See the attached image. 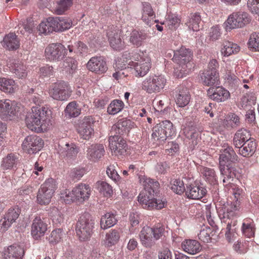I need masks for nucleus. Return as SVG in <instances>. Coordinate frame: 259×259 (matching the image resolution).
I'll use <instances>...</instances> for the list:
<instances>
[{
  "label": "nucleus",
  "instance_id": "nucleus-1",
  "mask_svg": "<svg viewBox=\"0 0 259 259\" xmlns=\"http://www.w3.org/2000/svg\"><path fill=\"white\" fill-rule=\"evenodd\" d=\"M219 158V167L221 174L224 176L223 184L227 186L231 183L233 178L237 177L238 172L234 163L237 161L238 156L233 148L225 143Z\"/></svg>",
  "mask_w": 259,
  "mask_h": 259
},
{
  "label": "nucleus",
  "instance_id": "nucleus-2",
  "mask_svg": "<svg viewBox=\"0 0 259 259\" xmlns=\"http://www.w3.org/2000/svg\"><path fill=\"white\" fill-rule=\"evenodd\" d=\"M234 194L235 198L237 199L234 202H227L218 209L220 217L226 219L224 221L227 223L225 235L229 242L235 237L237 229L236 226L237 224L236 211L239 209L240 205V202L238 201L239 194L237 193Z\"/></svg>",
  "mask_w": 259,
  "mask_h": 259
},
{
  "label": "nucleus",
  "instance_id": "nucleus-3",
  "mask_svg": "<svg viewBox=\"0 0 259 259\" xmlns=\"http://www.w3.org/2000/svg\"><path fill=\"white\" fill-rule=\"evenodd\" d=\"M192 54L189 49L181 48L175 52L172 60L182 68L181 69L177 68V71L175 72L177 77L182 78L189 72L192 67Z\"/></svg>",
  "mask_w": 259,
  "mask_h": 259
},
{
  "label": "nucleus",
  "instance_id": "nucleus-4",
  "mask_svg": "<svg viewBox=\"0 0 259 259\" xmlns=\"http://www.w3.org/2000/svg\"><path fill=\"white\" fill-rule=\"evenodd\" d=\"M94 224V220L89 213L80 217L76 226V232L80 241H85L91 237Z\"/></svg>",
  "mask_w": 259,
  "mask_h": 259
},
{
  "label": "nucleus",
  "instance_id": "nucleus-5",
  "mask_svg": "<svg viewBox=\"0 0 259 259\" xmlns=\"http://www.w3.org/2000/svg\"><path fill=\"white\" fill-rule=\"evenodd\" d=\"M156 194L154 191H142L138 196V201L144 209H161L164 207L166 201L165 199H160L155 198Z\"/></svg>",
  "mask_w": 259,
  "mask_h": 259
},
{
  "label": "nucleus",
  "instance_id": "nucleus-6",
  "mask_svg": "<svg viewBox=\"0 0 259 259\" xmlns=\"http://www.w3.org/2000/svg\"><path fill=\"white\" fill-rule=\"evenodd\" d=\"M56 188V182L52 178L48 179L39 189L37 196V202L40 205H47L50 201Z\"/></svg>",
  "mask_w": 259,
  "mask_h": 259
},
{
  "label": "nucleus",
  "instance_id": "nucleus-7",
  "mask_svg": "<svg viewBox=\"0 0 259 259\" xmlns=\"http://www.w3.org/2000/svg\"><path fill=\"white\" fill-rule=\"evenodd\" d=\"M166 79L162 75H152L148 76L142 82V88L149 94L159 92L165 84Z\"/></svg>",
  "mask_w": 259,
  "mask_h": 259
},
{
  "label": "nucleus",
  "instance_id": "nucleus-8",
  "mask_svg": "<svg viewBox=\"0 0 259 259\" xmlns=\"http://www.w3.org/2000/svg\"><path fill=\"white\" fill-rule=\"evenodd\" d=\"M133 59L137 62H132L135 71V75L138 77L145 76L151 67V58L148 54L142 53V55L135 54Z\"/></svg>",
  "mask_w": 259,
  "mask_h": 259
},
{
  "label": "nucleus",
  "instance_id": "nucleus-9",
  "mask_svg": "<svg viewBox=\"0 0 259 259\" xmlns=\"http://www.w3.org/2000/svg\"><path fill=\"white\" fill-rule=\"evenodd\" d=\"M172 123L165 120L155 126L153 128L152 137L155 141L163 142L175 134Z\"/></svg>",
  "mask_w": 259,
  "mask_h": 259
},
{
  "label": "nucleus",
  "instance_id": "nucleus-10",
  "mask_svg": "<svg viewBox=\"0 0 259 259\" xmlns=\"http://www.w3.org/2000/svg\"><path fill=\"white\" fill-rule=\"evenodd\" d=\"M250 21L248 14L245 12L233 13L225 23V29L228 31L236 28H241Z\"/></svg>",
  "mask_w": 259,
  "mask_h": 259
},
{
  "label": "nucleus",
  "instance_id": "nucleus-11",
  "mask_svg": "<svg viewBox=\"0 0 259 259\" xmlns=\"http://www.w3.org/2000/svg\"><path fill=\"white\" fill-rule=\"evenodd\" d=\"M49 93L51 97L58 101L66 100L70 96L68 83L64 81L52 84L49 88Z\"/></svg>",
  "mask_w": 259,
  "mask_h": 259
},
{
  "label": "nucleus",
  "instance_id": "nucleus-12",
  "mask_svg": "<svg viewBox=\"0 0 259 259\" xmlns=\"http://www.w3.org/2000/svg\"><path fill=\"white\" fill-rule=\"evenodd\" d=\"M19 112V107L15 102L8 99L0 100V117L6 120H11Z\"/></svg>",
  "mask_w": 259,
  "mask_h": 259
},
{
  "label": "nucleus",
  "instance_id": "nucleus-13",
  "mask_svg": "<svg viewBox=\"0 0 259 259\" xmlns=\"http://www.w3.org/2000/svg\"><path fill=\"white\" fill-rule=\"evenodd\" d=\"M108 141L112 155L117 156L124 155L126 151L127 144L121 136L111 135Z\"/></svg>",
  "mask_w": 259,
  "mask_h": 259
},
{
  "label": "nucleus",
  "instance_id": "nucleus-14",
  "mask_svg": "<svg viewBox=\"0 0 259 259\" xmlns=\"http://www.w3.org/2000/svg\"><path fill=\"white\" fill-rule=\"evenodd\" d=\"M95 120L92 116H85L80 122L78 133L81 138L88 140L94 134V124Z\"/></svg>",
  "mask_w": 259,
  "mask_h": 259
},
{
  "label": "nucleus",
  "instance_id": "nucleus-15",
  "mask_svg": "<svg viewBox=\"0 0 259 259\" xmlns=\"http://www.w3.org/2000/svg\"><path fill=\"white\" fill-rule=\"evenodd\" d=\"M43 143L41 138L35 135H31L25 138L22 147L29 154L35 153L40 150Z\"/></svg>",
  "mask_w": 259,
  "mask_h": 259
},
{
  "label": "nucleus",
  "instance_id": "nucleus-16",
  "mask_svg": "<svg viewBox=\"0 0 259 259\" xmlns=\"http://www.w3.org/2000/svg\"><path fill=\"white\" fill-rule=\"evenodd\" d=\"M66 50L61 44H52L45 49V56L50 61L61 60L65 56Z\"/></svg>",
  "mask_w": 259,
  "mask_h": 259
},
{
  "label": "nucleus",
  "instance_id": "nucleus-17",
  "mask_svg": "<svg viewBox=\"0 0 259 259\" xmlns=\"http://www.w3.org/2000/svg\"><path fill=\"white\" fill-rule=\"evenodd\" d=\"M87 67L89 70L98 74L105 73L108 69L106 61L101 57L91 58Z\"/></svg>",
  "mask_w": 259,
  "mask_h": 259
},
{
  "label": "nucleus",
  "instance_id": "nucleus-18",
  "mask_svg": "<svg viewBox=\"0 0 259 259\" xmlns=\"http://www.w3.org/2000/svg\"><path fill=\"white\" fill-rule=\"evenodd\" d=\"M108 40L111 47L117 51H120L124 49V42L121 38L120 30L116 29L109 30L107 32Z\"/></svg>",
  "mask_w": 259,
  "mask_h": 259
},
{
  "label": "nucleus",
  "instance_id": "nucleus-19",
  "mask_svg": "<svg viewBox=\"0 0 259 259\" xmlns=\"http://www.w3.org/2000/svg\"><path fill=\"white\" fill-rule=\"evenodd\" d=\"M47 230V224L39 217H36L31 225V234L35 239L43 236Z\"/></svg>",
  "mask_w": 259,
  "mask_h": 259
},
{
  "label": "nucleus",
  "instance_id": "nucleus-20",
  "mask_svg": "<svg viewBox=\"0 0 259 259\" xmlns=\"http://www.w3.org/2000/svg\"><path fill=\"white\" fill-rule=\"evenodd\" d=\"M207 93L209 98L218 102H224L230 97L229 91L222 87L210 88Z\"/></svg>",
  "mask_w": 259,
  "mask_h": 259
},
{
  "label": "nucleus",
  "instance_id": "nucleus-21",
  "mask_svg": "<svg viewBox=\"0 0 259 259\" xmlns=\"http://www.w3.org/2000/svg\"><path fill=\"white\" fill-rule=\"evenodd\" d=\"M104 147L102 144H96L90 146L87 150V157L92 162H98L104 155Z\"/></svg>",
  "mask_w": 259,
  "mask_h": 259
},
{
  "label": "nucleus",
  "instance_id": "nucleus-22",
  "mask_svg": "<svg viewBox=\"0 0 259 259\" xmlns=\"http://www.w3.org/2000/svg\"><path fill=\"white\" fill-rule=\"evenodd\" d=\"M79 152V148L74 143H66L59 147L58 153L60 156L67 159L76 157Z\"/></svg>",
  "mask_w": 259,
  "mask_h": 259
},
{
  "label": "nucleus",
  "instance_id": "nucleus-23",
  "mask_svg": "<svg viewBox=\"0 0 259 259\" xmlns=\"http://www.w3.org/2000/svg\"><path fill=\"white\" fill-rule=\"evenodd\" d=\"M24 254L23 247L19 244H14L5 250L4 259H22Z\"/></svg>",
  "mask_w": 259,
  "mask_h": 259
},
{
  "label": "nucleus",
  "instance_id": "nucleus-24",
  "mask_svg": "<svg viewBox=\"0 0 259 259\" xmlns=\"http://www.w3.org/2000/svg\"><path fill=\"white\" fill-rule=\"evenodd\" d=\"M34 116L40 119L42 125V130H46L50 124V110L47 107H42L41 108L33 107L31 109Z\"/></svg>",
  "mask_w": 259,
  "mask_h": 259
},
{
  "label": "nucleus",
  "instance_id": "nucleus-25",
  "mask_svg": "<svg viewBox=\"0 0 259 259\" xmlns=\"http://www.w3.org/2000/svg\"><path fill=\"white\" fill-rule=\"evenodd\" d=\"M153 232L151 227H144L139 234L141 244L145 247L151 248L155 244Z\"/></svg>",
  "mask_w": 259,
  "mask_h": 259
},
{
  "label": "nucleus",
  "instance_id": "nucleus-26",
  "mask_svg": "<svg viewBox=\"0 0 259 259\" xmlns=\"http://www.w3.org/2000/svg\"><path fill=\"white\" fill-rule=\"evenodd\" d=\"M131 121L125 119H121L114 124L110 131L111 135H123L126 133L131 128Z\"/></svg>",
  "mask_w": 259,
  "mask_h": 259
},
{
  "label": "nucleus",
  "instance_id": "nucleus-27",
  "mask_svg": "<svg viewBox=\"0 0 259 259\" xmlns=\"http://www.w3.org/2000/svg\"><path fill=\"white\" fill-rule=\"evenodd\" d=\"M183 250L190 254H195L202 249L200 243L192 239H185L181 243Z\"/></svg>",
  "mask_w": 259,
  "mask_h": 259
},
{
  "label": "nucleus",
  "instance_id": "nucleus-28",
  "mask_svg": "<svg viewBox=\"0 0 259 259\" xmlns=\"http://www.w3.org/2000/svg\"><path fill=\"white\" fill-rule=\"evenodd\" d=\"M73 189L76 201L82 202L89 199L91 192L89 185L79 184Z\"/></svg>",
  "mask_w": 259,
  "mask_h": 259
},
{
  "label": "nucleus",
  "instance_id": "nucleus-29",
  "mask_svg": "<svg viewBox=\"0 0 259 259\" xmlns=\"http://www.w3.org/2000/svg\"><path fill=\"white\" fill-rule=\"evenodd\" d=\"M206 194V190L202 187L190 185L187 187L186 195L192 199H199Z\"/></svg>",
  "mask_w": 259,
  "mask_h": 259
},
{
  "label": "nucleus",
  "instance_id": "nucleus-30",
  "mask_svg": "<svg viewBox=\"0 0 259 259\" xmlns=\"http://www.w3.org/2000/svg\"><path fill=\"white\" fill-rule=\"evenodd\" d=\"M139 179L140 184L144 187L143 191L151 193L154 191V194H156L159 187V184L157 181L145 176H140Z\"/></svg>",
  "mask_w": 259,
  "mask_h": 259
},
{
  "label": "nucleus",
  "instance_id": "nucleus-31",
  "mask_svg": "<svg viewBox=\"0 0 259 259\" xmlns=\"http://www.w3.org/2000/svg\"><path fill=\"white\" fill-rule=\"evenodd\" d=\"M239 117L235 113L228 114L222 121V126L228 130L236 128L240 125Z\"/></svg>",
  "mask_w": 259,
  "mask_h": 259
},
{
  "label": "nucleus",
  "instance_id": "nucleus-32",
  "mask_svg": "<svg viewBox=\"0 0 259 259\" xmlns=\"http://www.w3.org/2000/svg\"><path fill=\"white\" fill-rule=\"evenodd\" d=\"M250 140L249 132L246 129L241 128L238 130L235 134L233 143L235 147H241L242 144Z\"/></svg>",
  "mask_w": 259,
  "mask_h": 259
},
{
  "label": "nucleus",
  "instance_id": "nucleus-33",
  "mask_svg": "<svg viewBox=\"0 0 259 259\" xmlns=\"http://www.w3.org/2000/svg\"><path fill=\"white\" fill-rule=\"evenodd\" d=\"M147 37V34L145 31L134 29L130 34L129 41L133 45L139 47L142 46Z\"/></svg>",
  "mask_w": 259,
  "mask_h": 259
},
{
  "label": "nucleus",
  "instance_id": "nucleus-34",
  "mask_svg": "<svg viewBox=\"0 0 259 259\" xmlns=\"http://www.w3.org/2000/svg\"><path fill=\"white\" fill-rule=\"evenodd\" d=\"M202 83L206 86H211L217 83L219 79V73L217 71H205L201 75Z\"/></svg>",
  "mask_w": 259,
  "mask_h": 259
},
{
  "label": "nucleus",
  "instance_id": "nucleus-35",
  "mask_svg": "<svg viewBox=\"0 0 259 259\" xmlns=\"http://www.w3.org/2000/svg\"><path fill=\"white\" fill-rule=\"evenodd\" d=\"M25 121L27 127L31 131H36L37 129L39 131L44 130H42L43 124L40 123V119L34 116L32 111L27 114Z\"/></svg>",
  "mask_w": 259,
  "mask_h": 259
},
{
  "label": "nucleus",
  "instance_id": "nucleus-36",
  "mask_svg": "<svg viewBox=\"0 0 259 259\" xmlns=\"http://www.w3.org/2000/svg\"><path fill=\"white\" fill-rule=\"evenodd\" d=\"M142 20L147 25H150L151 21L154 18V13L150 4L142 3Z\"/></svg>",
  "mask_w": 259,
  "mask_h": 259
},
{
  "label": "nucleus",
  "instance_id": "nucleus-37",
  "mask_svg": "<svg viewBox=\"0 0 259 259\" xmlns=\"http://www.w3.org/2000/svg\"><path fill=\"white\" fill-rule=\"evenodd\" d=\"M236 148L239 149V152L240 155L243 157H249L254 152L256 149V144L254 141L250 140L242 144L241 147Z\"/></svg>",
  "mask_w": 259,
  "mask_h": 259
},
{
  "label": "nucleus",
  "instance_id": "nucleus-38",
  "mask_svg": "<svg viewBox=\"0 0 259 259\" xmlns=\"http://www.w3.org/2000/svg\"><path fill=\"white\" fill-rule=\"evenodd\" d=\"M190 101V94L188 90L183 88L179 91L176 99V104L180 107L187 106Z\"/></svg>",
  "mask_w": 259,
  "mask_h": 259
},
{
  "label": "nucleus",
  "instance_id": "nucleus-39",
  "mask_svg": "<svg viewBox=\"0 0 259 259\" xmlns=\"http://www.w3.org/2000/svg\"><path fill=\"white\" fill-rule=\"evenodd\" d=\"M117 219L113 213L107 212L103 215L101 219V228L104 230L110 228L116 224Z\"/></svg>",
  "mask_w": 259,
  "mask_h": 259
},
{
  "label": "nucleus",
  "instance_id": "nucleus-40",
  "mask_svg": "<svg viewBox=\"0 0 259 259\" xmlns=\"http://www.w3.org/2000/svg\"><path fill=\"white\" fill-rule=\"evenodd\" d=\"M201 21V18L200 14L198 13H195L190 14L188 21L186 24L190 29L197 31L199 30Z\"/></svg>",
  "mask_w": 259,
  "mask_h": 259
},
{
  "label": "nucleus",
  "instance_id": "nucleus-41",
  "mask_svg": "<svg viewBox=\"0 0 259 259\" xmlns=\"http://www.w3.org/2000/svg\"><path fill=\"white\" fill-rule=\"evenodd\" d=\"M222 45L223 48L221 49V53L224 56H229L240 50V48L237 44L229 41H224Z\"/></svg>",
  "mask_w": 259,
  "mask_h": 259
},
{
  "label": "nucleus",
  "instance_id": "nucleus-42",
  "mask_svg": "<svg viewBox=\"0 0 259 259\" xmlns=\"http://www.w3.org/2000/svg\"><path fill=\"white\" fill-rule=\"evenodd\" d=\"M18 161V157L16 155L13 153L9 154L3 158L1 167L4 170L12 169L16 166Z\"/></svg>",
  "mask_w": 259,
  "mask_h": 259
},
{
  "label": "nucleus",
  "instance_id": "nucleus-43",
  "mask_svg": "<svg viewBox=\"0 0 259 259\" xmlns=\"http://www.w3.org/2000/svg\"><path fill=\"white\" fill-rule=\"evenodd\" d=\"M119 239V232L115 229L111 230L106 234L104 244L108 247H111L117 243Z\"/></svg>",
  "mask_w": 259,
  "mask_h": 259
},
{
  "label": "nucleus",
  "instance_id": "nucleus-44",
  "mask_svg": "<svg viewBox=\"0 0 259 259\" xmlns=\"http://www.w3.org/2000/svg\"><path fill=\"white\" fill-rule=\"evenodd\" d=\"M4 42L10 50H16L19 47V41L14 33H9L4 39Z\"/></svg>",
  "mask_w": 259,
  "mask_h": 259
},
{
  "label": "nucleus",
  "instance_id": "nucleus-45",
  "mask_svg": "<svg viewBox=\"0 0 259 259\" xmlns=\"http://www.w3.org/2000/svg\"><path fill=\"white\" fill-rule=\"evenodd\" d=\"M15 88V81L6 78H0V90L7 93H12Z\"/></svg>",
  "mask_w": 259,
  "mask_h": 259
},
{
  "label": "nucleus",
  "instance_id": "nucleus-46",
  "mask_svg": "<svg viewBox=\"0 0 259 259\" xmlns=\"http://www.w3.org/2000/svg\"><path fill=\"white\" fill-rule=\"evenodd\" d=\"M200 171L203 177L210 184H214L217 181V176L213 169L206 167L201 166L200 168Z\"/></svg>",
  "mask_w": 259,
  "mask_h": 259
},
{
  "label": "nucleus",
  "instance_id": "nucleus-47",
  "mask_svg": "<svg viewBox=\"0 0 259 259\" xmlns=\"http://www.w3.org/2000/svg\"><path fill=\"white\" fill-rule=\"evenodd\" d=\"M123 102L120 100H113L107 108V112L109 114L115 115L121 111L124 108Z\"/></svg>",
  "mask_w": 259,
  "mask_h": 259
},
{
  "label": "nucleus",
  "instance_id": "nucleus-48",
  "mask_svg": "<svg viewBox=\"0 0 259 259\" xmlns=\"http://www.w3.org/2000/svg\"><path fill=\"white\" fill-rule=\"evenodd\" d=\"M65 113L70 117L78 116L80 113V109L77 107L75 101L69 103L66 106Z\"/></svg>",
  "mask_w": 259,
  "mask_h": 259
},
{
  "label": "nucleus",
  "instance_id": "nucleus-49",
  "mask_svg": "<svg viewBox=\"0 0 259 259\" xmlns=\"http://www.w3.org/2000/svg\"><path fill=\"white\" fill-rule=\"evenodd\" d=\"M71 5V0H60L57 2L55 12L57 15H62L69 9Z\"/></svg>",
  "mask_w": 259,
  "mask_h": 259
},
{
  "label": "nucleus",
  "instance_id": "nucleus-50",
  "mask_svg": "<svg viewBox=\"0 0 259 259\" xmlns=\"http://www.w3.org/2000/svg\"><path fill=\"white\" fill-rule=\"evenodd\" d=\"M50 216L54 223L56 225L60 224L63 222L64 217L61 211L57 207H53L50 212Z\"/></svg>",
  "mask_w": 259,
  "mask_h": 259
},
{
  "label": "nucleus",
  "instance_id": "nucleus-51",
  "mask_svg": "<svg viewBox=\"0 0 259 259\" xmlns=\"http://www.w3.org/2000/svg\"><path fill=\"white\" fill-rule=\"evenodd\" d=\"M12 72L18 78H24L27 75L26 67L21 63H15L12 67Z\"/></svg>",
  "mask_w": 259,
  "mask_h": 259
},
{
  "label": "nucleus",
  "instance_id": "nucleus-52",
  "mask_svg": "<svg viewBox=\"0 0 259 259\" xmlns=\"http://www.w3.org/2000/svg\"><path fill=\"white\" fill-rule=\"evenodd\" d=\"M171 189L178 194H181L184 191L186 192V190L184 186V182L180 179H176L171 184Z\"/></svg>",
  "mask_w": 259,
  "mask_h": 259
},
{
  "label": "nucleus",
  "instance_id": "nucleus-53",
  "mask_svg": "<svg viewBox=\"0 0 259 259\" xmlns=\"http://www.w3.org/2000/svg\"><path fill=\"white\" fill-rule=\"evenodd\" d=\"M117 166V165L116 163L110 164L108 166L106 170L108 176L115 182H117L120 179V176L116 169Z\"/></svg>",
  "mask_w": 259,
  "mask_h": 259
},
{
  "label": "nucleus",
  "instance_id": "nucleus-54",
  "mask_svg": "<svg viewBox=\"0 0 259 259\" xmlns=\"http://www.w3.org/2000/svg\"><path fill=\"white\" fill-rule=\"evenodd\" d=\"M65 234L63 232V231L61 229H58L53 230L51 233L49 237V240L52 243H58L60 242Z\"/></svg>",
  "mask_w": 259,
  "mask_h": 259
},
{
  "label": "nucleus",
  "instance_id": "nucleus-55",
  "mask_svg": "<svg viewBox=\"0 0 259 259\" xmlns=\"http://www.w3.org/2000/svg\"><path fill=\"white\" fill-rule=\"evenodd\" d=\"M59 21V31H62L70 28L72 25L71 21L67 18L63 17H57Z\"/></svg>",
  "mask_w": 259,
  "mask_h": 259
},
{
  "label": "nucleus",
  "instance_id": "nucleus-56",
  "mask_svg": "<svg viewBox=\"0 0 259 259\" xmlns=\"http://www.w3.org/2000/svg\"><path fill=\"white\" fill-rule=\"evenodd\" d=\"M241 229L243 234L248 238H251L254 235L255 228L253 224L243 223Z\"/></svg>",
  "mask_w": 259,
  "mask_h": 259
},
{
  "label": "nucleus",
  "instance_id": "nucleus-57",
  "mask_svg": "<svg viewBox=\"0 0 259 259\" xmlns=\"http://www.w3.org/2000/svg\"><path fill=\"white\" fill-rule=\"evenodd\" d=\"M248 45L255 51H259V33H253L250 35Z\"/></svg>",
  "mask_w": 259,
  "mask_h": 259
},
{
  "label": "nucleus",
  "instance_id": "nucleus-58",
  "mask_svg": "<svg viewBox=\"0 0 259 259\" xmlns=\"http://www.w3.org/2000/svg\"><path fill=\"white\" fill-rule=\"evenodd\" d=\"M211 230L209 227H205L201 230L198 237L200 240L204 242L208 243L211 240L210 233Z\"/></svg>",
  "mask_w": 259,
  "mask_h": 259
},
{
  "label": "nucleus",
  "instance_id": "nucleus-59",
  "mask_svg": "<svg viewBox=\"0 0 259 259\" xmlns=\"http://www.w3.org/2000/svg\"><path fill=\"white\" fill-rule=\"evenodd\" d=\"M20 210L19 208H15L9 209L8 212L4 216L7 218V220L10 221V223H13L18 218Z\"/></svg>",
  "mask_w": 259,
  "mask_h": 259
},
{
  "label": "nucleus",
  "instance_id": "nucleus-60",
  "mask_svg": "<svg viewBox=\"0 0 259 259\" xmlns=\"http://www.w3.org/2000/svg\"><path fill=\"white\" fill-rule=\"evenodd\" d=\"M61 198L66 204H70L76 200L75 196L73 193V189L71 191L66 190L61 193Z\"/></svg>",
  "mask_w": 259,
  "mask_h": 259
},
{
  "label": "nucleus",
  "instance_id": "nucleus-61",
  "mask_svg": "<svg viewBox=\"0 0 259 259\" xmlns=\"http://www.w3.org/2000/svg\"><path fill=\"white\" fill-rule=\"evenodd\" d=\"M151 229L152 230V234L155 241L159 239L164 235L165 230L163 226L161 225H157L151 228Z\"/></svg>",
  "mask_w": 259,
  "mask_h": 259
},
{
  "label": "nucleus",
  "instance_id": "nucleus-62",
  "mask_svg": "<svg viewBox=\"0 0 259 259\" xmlns=\"http://www.w3.org/2000/svg\"><path fill=\"white\" fill-rule=\"evenodd\" d=\"M180 23V19L176 16H169L165 22V25L169 29L172 30L178 27Z\"/></svg>",
  "mask_w": 259,
  "mask_h": 259
},
{
  "label": "nucleus",
  "instance_id": "nucleus-63",
  "mask_svg": "<svg viewBox=\"0 0 259 259\" xmlns=\"http://www.w3.org/2000/svg\"><path fill=\"white\" fill-rule=\"evenodd\" d=\"M99 191L106 197H109L112 193V187L105 182H102L99 187Z\"/></svg>",
  "mask_w": 259,
  "mask_h": 259
},
{
  "label": "nucleus",
  "instance_id": "nucleus-64",
  "mask_svg": "<svg viewBox=\"0 0 259 259\" xmlns=\"http://www.w3.org/2000/svg\"><path fill=\"white\" fill-rule=\"evenodd\" d=\"M222 32L221 28L218 26L212 27L209 33V39L212 41H215L219 39L221 36Z\"/></svg>",
  "mask_w": 259,
  "mask_h": 259
}]
</instances>
